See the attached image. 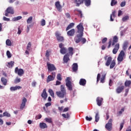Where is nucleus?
Masks as SVG:
<instances>
[{"label":"nucleus","mask_w":131,"mask_h":131,"mask_svg":"<svg viewBox=\"0 0 131 131\" xmlns=\"http://www.w3.org/2000/svg\"><path fill=\"white\" fill-rule=\"evenodd\" d=\"M49 93L50 95L51 96V97L54 98V91H53V90L49 89Z\"/></svg>","instance_id":"79ce46f5"},{"label":"nucleus","mask_w":131,"mask_h":131,"mask_svg":"<svg viewBox=\"0 0 131 131\" xmlns=\"http://www.w3.org/2000/svg\"><path fill=\"white\" fill-rule=\"evenodd\" d=\"M21 81V79L17 77L16 79L14 80V83H19Z\"/></svg>","instance_id":"09e8293b"},{"label":"nucleus","mask_w":131,"mask_h":131,"mask_svg":"<svg viewBox=\"0 0 131 131\" xmlns=\"http://www.w3.org/2000/svg\"><path fill=\"white\" fill-rule=\"evenodd\" d=\"M125 56V53H124V51H123V50H121L117 58L118 62H119V63L122 62Z\"/></svg>","instance_id":"423d86ee"},{"label":"nucleus","mask_w":131,"mask_h":131,"mask_svg":"<svg viewBox=\"0 0 131 131\" xmlns=\"http://www.w3.org/2000/svg\"><path fill=\"white\" fill-rule=\"evenodd\" d=\"M41 117H42V116L40 114H39L36 116L35 118H36V120H37V119H40Z\"/></svg>","instance_id":"052dcab7"},{"label":"nucleus","mask_w":131,"mask_h":131,"mask_svg":"<svg viewBox=\"0 0 131 131\" xmlns=\"http://www.w3.org/2000/svg\"><path fill=\"white\" fill-rule=\"evenodd\" d=\"M124 125V122H123L120 123V131H121V129H122V128H123V126Z\"/></svg>","instance_id":"5fc2aeb1"},{"label":"nucleus","mask_w":131,"mask_h":131,"mask_svg":"<svg viewBox=\"0 0 131 131\" xmlns=\"http://www.w3.org/2000/svg\"><path fill=\"white\" fill-rule=\"evenodd\" d=\"M79 84L80 85H82L83 86H84L85 84H86V80L85 79H80L79 81Z\"/></svg>","instance_id":"393cba45"},{"label":"nucleus","mask_w":131,"mask_h":131,"mask_svg":"<svg viewBox=\"0 0 131 131\" xmlns=\"http://www.w3.org/2000/svg\"><path fill=\"white\" fill-rule=\"evenodd\" d=\"M27 102V99H26V98L24 97L22 100V102H21V103L20 104V109L21 110H23V109H24V107H25Z\"/></svg>","instance_id":"ddd939ff"},{"label":"nucleus","mask_w":131,"mask_h":131,"mask_svg":"<svg viewBox=\"0 0 131 131\" xmlns=\"http://www.w3.org/2000/svg\"><path fill=\"white\" fill-rule=\"evenodd\" d=\"M118 50H119V43H117L116 45H115V48L113 50V53L116 55V54H117Z\"/></svg>","instance_id":"f3484780"},{"label":"nucleus","mask_w":131,"mask_h":131,"mask_svg":"<svg viewBox=\"0 0 131 131\" xmlns=\"http://www.w3.org/2000/svg\"><path fill=\"white\" fill-rule=\"evenodd\" d=\"M122 15V11L121 10H119L118 14V17H120V16H121Z\"/></svg>","instance_id":"0e129e2a"},{"label":"nucleus","mask_w":131,"mask_h":131,"mask_svg":"<svg viewBox=\"0 0 131 131\" xmlns=\"http://www.w3.org/2000/svg\"><path fill=\"white\" fill-rule=\"evenodd\" d=\"M47 65L48 68V71L49 72H51V71H55V70H57V69L56 68V67H55V65L51 64L49 62H47Z\"/></svg>","instance_id":"1a4fd4ad"},{"label":"nucleus","mask_w":131,"mask_h":131,"mask_svg":"<svg viewBox=\"0 0 131 131\" xmlns=\"http://www.w3.org/2000/svg\"><path fill=\"white\" fill-rule=\"evenodd\" d=\"M45 106L47 107H49L50 106H52V103L51 102H48V103L45 104Z\"/></svg>","instance_id":"680f3d73"},{"label":"nucleus","mask_w":131,"mask_h":131,"mask_svg":"<svg viewBox=\"0 0 131 131\" xmlns=\"http://www.w3.org/2000/svg\"><path fill=\"white\" fill-rule=\"evenodd\" d=\"M6 12L7 13H8L9 14H14V9H13V8L12 7H8Z\"/></svg>","instance_id":"a878e982"},{"label":"nucleus","mask_w":131,"mask_h":131,"mask_svg":"<svg viewBox=\"0 0 131 131\" xmlns=\"http://www.w3.org/2000/svg\"><path fill=\"white\" fill-rule=\"evenodd\" d=\"M75 24L73 23H70L66 28V31H68L69 29H71L73 27H74Z\"/></svg>","instance_id":"c85d7f7f"},{"label":"nucleus","mask_w":131,"mask_h":131,"mask_svg":"<svg viewBox=\"0 0 131 131\" xmlns=\"http://www.w3.org/2000/svg\"><path fill=\"white\" fill-rule=\"evenodd\" d=\"M3 116H6V117H11V114L7 112H5L3 113Z\"/></svg>","instance_id":"c03bdc74"},{"label":"nucleus","mask_w":131,"mask_h":131,"mask_svg":"<svg viewBox=\"0 0 131 131\" xmlns=\"http://www.w3.org/2000/svg\"><path fill=\"white\" fill-rule=\"evenodd\" d=\"M81 42L83 45L86 42V39L85 38H81Z\"/></svg>","instance_id":"864d4df0"},{"label":"nucleus","mask_w":131,"mask_h":131,"mask_svg":"<svg viewBox=\"0 0 131 131\" xmlns=\"http://www.w3.org/2000/svg\"><path fill=\"white\" fill-rule=\"evenodd\" d=\"M15 72L17 73L19 76H22L24 74V70L22 69L18 68V67L15 68Z\"/></svg>","instance_id":"9d476101"},{"label":"nucleus","mask_w":131,"mask_h":131,"mask_svg":"<svg viewBox=\"0 0 131 131\" xmlns=\"http://www.w3.org/2000/svg\"><path fill=\"white\" fill-rule=\"evenodd\" d=\"M113 121V119H110L108 122L105 124V128L108 130H112V122Z\"/></svg>","instance_id":"0eeeda50"},{"label":"nucleus","mask_w":131,"mask_h":131,"mask_svg":"<svg viewBox=\"0 0 131 131\" xmlns=\"http://www.w3.org/2000/svg\"><path fill=\"white\" fill-rule=\"evenodd\" d=\"M6 46H8V47H11V46H12V41L9 39L6 40Z\"/></svg>","instance_id":"4c0bfd02"},{"label":"nucleus","mask_w":131,"mask_h":131,"mask_svg":"<svg viewBox=\"0 0 131 131\" xmlns=\"http://www.w3.org/2000/svg\"><path fill=\"white\" fill-rule=\"evenodd\" d=\"M75 34V29H72L67 32V35L68 36H74Z\"/></svg>","instance_id":"dca6fc26"},{"label":"nucleus","mask_w":131,"mask_h":131,"mask_svg":"<svg viewBox=\"0 0 131 131\" xmlns=\"http://www.w3.org/2000/svg\"><path fill=\"white\" fill-rule=\"evenodd\" d=\"M128 45V42L126 41L124 43L123 46V49L124 50H125L126 48H127V45Z\"/></svg>","instance_id":"de8ad7c7"},{"label":"nucleus","mask_w":131,"mask_h":131,"mask_svg":"<svg viewBox=\"0 0 131 131\" xmlns=\"http://www.w3.org/2000/svg\"><path fill=\"white\" fill-rule=\"evenodd\" d=\"M117 42H118V37L117 36H115L113 37V41L112 39H110L109 40V41L108 42V46L107 49H110L111 48V45L112 46H115V43H117Z\"/></svg>","instance_id":"20e7f679"},{"label":"nucleus","mask_w":131,"mask_h":131,"mask_svg":"<svg viewBox=\"0 0 131 131\" xmlns=\"http://www.w3.org/2000/svg\"><path fill=\"white\" fill-rule=\"evenodd\" d=\"M124 90V86H118L116 89V93L117 94H120Z\"/></svg>","instance_id":"412c9836"},{"label":"nucleus","mask_w":131,"mask_h":131,"mask_svg":"<svg viewBox=\"0 0 131 131\" xmlns=\"http://www.w3.org/2000/svg\"><path fill=\"white\" fill-rule=\"evenodd\" d=\"M21 89H22V87L20 86H12L10 88V91L14 92L17 91V90H20Z\"/></svg>","instance_id":"b1692460"},{"label":"nucleus","mask_w":131,"mask_h":131,"mask_svg":"<svg viewBox=\"0 0 131 131\" xmlns=\"http://www.w3.org/2000/svg\"><path fill=\"white\" fill-rule=\"evenodd\" d=\"M69 111V107H66L64 108L63 112H67V111Z\"/></svg>","instance_id":"774afa93"},{"label":"nucleus","mask_w":131,"mask_h":131,"mask_svg":"<svg viewBox=\"0 0 131 131\" xmlns=\"http://www.w3.org/2000/svg\"><path fill=\"white\" fill-rule=\"evenodd\" d=\"M3 20H4V21H10V18H8L6 17L5 16H4Z\"/></svg>","instance_id":"69168bd1"},{"label":"nucleus","mask_w":131,"mask_h":131,"mask_svg":"<svg viewBox=\"0 0 131 131\" xmlns=\"http://www.w3.org/2000/svg\"><path fill=\"white\" fill-rule=\"evenodd\" d=\"M128 19H129V16H128V15H126L125 16H124L122 18V21L125 22V21H127V20H128Z\"/></svg>","instance_id":"a19ab883"},{"label":"nucleus","mask_w":131,"mask_h":131,"mask_svg":"<svg viewBox=\"0 0 131 131\" xmlns=\"http://www.w3.org/2000/svg\"><path fill=\"white\" fill-rule=\"evenodd\" d=\"M84 0H74V3L76 4V7H79L80 5L83 4Z\"/></svg>","instance_id":"6ab92c4d"},{"label":"nucleus","mask_w":131,"mask_h":131,"mask_svg":"<svg viewBox=\"0 0 131 131\" xmlns=\"http://www.w3.org/2000/svg\"><path fill=\"white\" fill-rule=\"evenodd\" d=\"M100 78H101V74H98L97 77V83H98L100 80Z\"/></svg>","instance_id":"6e6d98bb"},{"label":"nucleus","mask_w":131,"mask_h":131,"mask_svg":"<svg viewBox=\"0 0 131 131\" xmlns=\"http://www.w3.org/2000/svg\"><path fill=\"white\" fill-rule=\"evenodd\" d=\"M84 2L86 7H89V6H91V0H85Z\"/></svg>","instance_id":"c9c22d12"},{"label":"nucleus","mask_w":131,"mask_h":131,"mask_svg":"<svg viewBox=\"0 0 131 131\" xmlns=\"http://www.w3.org/2000/svg\"><path fill=\"white\" fill-rule=\"evenodd\" d=\"M99 119H100V117L99 116V112H97L96 113V115H95V121H96V122H98V121H99Z\"/></svg>","instance_id":"e433bc0d"},{"label":"nucleus","mask_w":131,"mask_h":131,"mask_svg":"<svg viewBox=\"0 0 131 131\" xmlns=\"http://www.w3.org/2000/svg\"><path fill=\"white\" fill-rule=\"evenodd\" d=\"M21 32H22V31L20 29V27H18L17 34H21Z\"/></svg>","instance_id":"338daca9"},{"label":"nucleus","mask_w":131,"mask_h":131,"mask_svg":"<svg viewBox=\"0 0 131 131\" xmlns=\"http://www.w3.org/2000/svg\"><path fill=\"white\" fill-rule=\"evenodd\" d=\"M75 11H77V12H78V16H80V18H82V11H81V10L76 9L75 10Z\"/></svg>","instance_id":"473e14b6"},{"label":"nucleus","mask_w":131,"mask_h":131,"mask_svg":"<svg viewBox=\"0 0 131 131\" xmlns=\"http://www.w3.org/2000/svg\"><path fill=\"white\" fill-rule=\"evenodd\" d=\"M116 11L114 10V11L112 12V13L110 15V21H114V19L113 18H115L116 17ZM113 17V18L112 17Z\"/></svg>","instance_id":"4be33fe9"},{"label":"nucleus","mask_w":131,"mask_h":131,"mask_svg":"<svg viewBox=\"0 0 131 131\" xmlns=\"http://www.w3.org/2000/svg\"><path fill=\"white\" fill-rule=\"evenodd\" d=\"M129 90L128 89H125V93L124 94V97H126L127 96V94H128Z\"/></svg>","instance_id":"e2e57ef3"},{"label":"nucleus","mask_w":131,"mask_h":131,"mask_svg":"<svg viewBox=\"0 0 131 131\" xmlns=\"http://www.w3.org/2000/svg\"><path fill=\"white\" fill-rule=\"evenodd\" d=\"M117 4V0H111V6L114 7Z\"/></svg>","instance_id":"72a5a7b5"},{"label":"nucleus","mask_w":131,"mask_h":131,"mask_svg":"<svg viewBox=\"0 0 131 131\" xmlns=\"http://www.w3.org/2000/svg\"><path fill=\"white\" fill-rule=\"evenodd\" d=\"M73 72H76L78 70V65L77 63H73L72 66Z\"/></svg>","instance_id":"aec40b11"},{"label":"nucleus","mask_w":131,"mask_h":131,"mask_svg":"<svg viewBox=\"0 0 131 131\" xmlns=\"http://www.w3.org/2000/svg\"><path fill=\"white\" fill-rule=\"evenodd\" d=\"M85 119L87 121H92L93 118L92 117H89V116L85 117Z\"/></svg>","instance_id":"4d7b16f0"},{"label":"nucleus","mask_w":131,"mask_h":131,"mask_svg":"<svg viewBox=\"0 0 131 131\" xmlns=\"http://www.w3.org/2000/svg\"><path fill=\"white\" fill-rule=\"evenodd\" d=\"M39 127L40 128L45 129V128H48V125H47V124L46 123H39Z\"/></svg>","instance_id":"cd10ccee"},{"label":"nucleus","mask_w":131,"mask_h":131,"mask_svg":"<svg viewBox=\"0 0 131 131\" xmlns=\"http://www.w3.org/2000/svg\"><path fill=\"white\" fill-rule=\"evenodd\" d=\"M56 94L58 98H61V99L66 98V95H67V93L66 92V89H65V86L61 85L60 91L56 92Z\"/></svg>","instance_id":"7ed1b4c3"},{"label":"nucleus","mask_w":131,"mask_h":131,"mask_svg":"<svg viewBox=\"0 0 131 131\" xmlns=\"http://www.w3.org/2000/svg\"><path fill=\"white\" fill-rule=\"evenodd\" d=\"M69 54L67 53L63 56V64H66V63H68V61L70 60L69 58Z\"/></svg>","instance_id":"4468645a"},{"label":"nucleus","mask_w":131,"mask_h":131,"mask_svg":"<svg viewBox=\"0 0 131 131\" xmlns=\"http://www.w3.org/2000/svg\"><path fill=\"white\" fill-rule=\"evenodd\" d=\"M32 19H33L32 16H30L29 18H28L27 20V24H29V23H31V21H32Z\"/></svg>","instance_id":"8fccbe9b"},{"label":"nucleus","mask_w":131,"mask_h":131,"mask_svg":"<svg viewBox=\"0 0 131 131\" xmlns=\"http://www.w3.org/2000/svg\"><path fill=\"white\" fill-rule=\"evenodd\" d=\"M15 62L14 61H10L9 62H8V64L7 65V67H8L9 68H12V67H13V66H14V63Z\"/></svg>","instance_id":"c756f323"},{"label":"nucleus","mask_w":131,"mask_h":131,"mask_svg":"<svg viewBox=\"0 0 131 131\" xmlns=\"http://www.w3.org/2000/svg\"><path fill=\"white\" fill-rule=\"evenodd\" d=\"M27 50H28L29 51L31 50V42H29L27 46Z\"/></svg>","instance_id":"37998d69"},{"label":"nucleus","mask_w":131,"mask_h":131,"mask_svg":"<svg viewBox=\"0 0 131 131\" xmlns=\"http://www.w3.org/2000/svg\"><path fill=\"white\" fill-rule=\"evenodd\" d=\"M22 19V16H17L16 17H14L12 20L13 21H18V20H20Z\"/></svg>","instance_id":"a18cd8bd"},{"label":"nucleus","mask_w":131,"mask_h":131,"mask_svg":"<svg viewBox=\"0 0 131 131\" xmlns=\"http://www.w3.org/2000/svg\"><path fill=\"white\" fill-rule=\"evenodd\" d=\"M1 82H2L3 85H7L8 84V79L2 77L1 78Z\"/></svg>","instance_id":"5701e85b"},{"label":"nucleus","mask_w":131,"mask_h":131,"mask_svg":"<svg viewBox=\"0 0 131 131\" xmlns=\"http://www.w3.org/2000/svg\"><path fill=\"white\" fill-rule=\"evenodd\" d=\"M105 78H106V74L102 75L100 80V82H101V83H104V82H105Z\"/></svg>","instance_id":"2f4dec72"},{"label":"nucleus","mask_w":131,"mask_h":131,"mask_svg":"<svg viewBox=\"0 0 131 131\" xmlns=\"http://www.w3.org/2000/svg\"><path fill=\"white\" fill-rule=\"evenodd\" d=\"M66 85L69 91H73V86L72 85V82H71L70 77L67 78Z\"/></svg>","instance_id":"39448f33"},{"label":"nucleus","mask_w":131,"mask_h":131,"mask_svg":"<svg viewBox=\"0 0 131 131\" xmlns=\"http://www.w3.org/2000/svg\"><path fill=\"white\" fill-rule=\"evenodd\" d=\"M103 98L98 97L96 98V102L98 106H102V103H103Z\"/></svg>","instance_id":"2eb2a0df"},{"label":"nucleus","mask_w":131,"mask_h":131,"mask_svg":"<svg viewBox=\"0 0 131 131\" xmlns=\"http://www.w3.org/2000/svg\"><path fill=\"white\" fill-rule=\"evenodd\" d=\"M41 97L43 98V100H47L48 98V93H47V90L46 89H43V92L41 95Z\"/></svg>","instance_id":"a211bd4d"},{"label":"nucleus","mask_w":131,"mask_h":131,"mask_svg":"<svg viewBox=\"0 0 131 131\" xmlns=\"http://www.w3.org/2000/svg\"><path fill=\"white\" fill-rule=\"evenodd\" d=\"M55 36L58 41H64V37L61 36L59 32H55Z\"/></svg>","instance_id":"9b49d317"},{"label":"nucleus","mask_w":131,"mask_h":131,"mask_svg":"<svg viewBox=\"0 0 131 131\" xmlns=\"http://www.w3.org/2000/svg\"><path fill=\"white\" fill-rule=\"evenodd\" d=\"M55 6L58 12H62V5L60 4V2L57 1L55 2Z\"/></svg>","instance_id":"f8f14e48"},{"label":"nucleus","mask_w":131,"mask_h":131,"mask_svg":"<svg viewBox=\"0 0 131 131\" xmlns=\"http://www.w3.org/2000/svg\"><path fill=\"white\" fill-rule=\"evenodd\" d=\"M108 40V38L107 37H104L103 39L102 40V43H105L106 41Z\"/></svg>","instance_id":"13d9d810"},{"label":"nucleus","mask_w":131,"mask_h":131,"mask_svg":"<svg viewBox=\"0 0 131 131\" xmlns=\"http://www.w3.org/2000/svg\"><path fill=\"white\" fill-rule=\"evenodd\" d=\"M45 120L46 121V122H48V123H53V120L51 118H46Z\"/></svg>","instance_id":"58836bf2"},{"label":"nucleus","mask_w":131,"mask_h":131,"mask_svg":"<svg viewBox=\"0 0 131 131\" xmlns=\"http://www.w3.org/2000/svg\"><path fill=\"white\" fill-rule=\"evenodd\" d=\"M104 60H106V62L105 63V66H109L110 65V69H112L115 67L116 65V63L115 62V60H112V57L110 56L108 57V56L104 57Z\"/></svg>","instance_id":"f03ea898"},{"label":"nucleus","mask_w":131,"mask_h":131,"mask_svg":"<svg viewBox=\"0 0 131 131\" xmlns=\"http://www.w3.org/2000/svg\"><path fill=\"white\" fill-rule=\"evenodd\" d=\"M124 84H125V86H128V87L130 86L131 81L130 80H126Z\"/></svg>","instance_id":"f704fd0d"},{"label":"nucleus","mask_w":131,"mask_h":131,"mask_svg":"<svg viewBox=\"0 0 131 131\" xmlns=\"http://www.w3.org/2000/svg\"><path fill=\"white\" fill-rule=\"evenodd\" d=\"M62 117H63V118H67V119H68V118L70 117V115L69 114V113H67V116H66V114H62Z\"/></svg>","instance_id":"ea45409f"},{"label":"nucleus","mask_w":131,"mask_h":131,"mask_svg":"<svg viewBox=\"0 0 131 131\" xmlns=\"http://www.w3.org/2000/svg\"><path fill=\"white\" fill-rule=\"evenodd\" d=\"M126 3L125 2V1H123L120 4V6L121 7H124L126 5Z\"/></svg>","instance_id":"bf43d9fd"},{"label":"nucleus","mask_w":131,"mask_h":131,"mask_svg":"<svg viewBox=\"0 0 131 131\" xmlns=\"http://www.w3.org/2000/svg\"><path fill=\"white\" fill-rule=\"evenodd\" d=\"M55 79V78L54 77H52V75H50L48 76L47 79V82L49 83L50 81H52V80H54Z\"/></svg>","instance_id":"bb28decb"},{"label":"nucleus","mask_w":131,"mask_h":131,"mask_svg":"<svg viewBox=\"0 0 131 131\" xmlns=\"http://www.w3.org/2000/svg\"><path fill=\"white\" fill-rule=\"evenodd\" d=\"M68 51H69V55H70L72 56L73 55V48L72 47H69L68 48Z\"/></svg>","instance_id":"7c9ffc66"},{"label":"nucleus","mask_w":131,"mask_h":131,"mask_svg":"<svg viewBox=\"0 0 131 131\" xmlns=\"http://www.w3.org/2000/svg\"><path fill=\"white\" fill-rule=\"evenodd\" d=\"M6 54L8 58H11L12 57V54H11V52H10V51L9 50L7 51Z\"/></svg>","instance_id":"603ef678"},{"label":"nucleus","mask_w":131,"mask_h":131,"mask_svg":"<svg viewBox=\"0 0 131 131\" xmlns=\"http://www.w3.org/2000/svg\"><path fill=\"white\" fill-rule=\"evenodd\" d=\"M57 79L61 81L62 80V77L61 74H58L57 75Z\"/></svg>","instance_id":"49530a36"},{"label":"nucleus","mask_w":131,"mask_h":131,"mask_svg":"<svg viewBox=\"0 0 131 131\" xmlns=\"http://www.w3.org/2000/svg\"><path fill=\"white\" fill-rule=\"evenodd\" d=\"M59 47L60 49V53L62 55H65V54L67 53V49L64 47V44H63L62 43H60L59 45Z\"/></svg>","instance_id":"6e6552de"},{"label":"nucleus","mask_w":131,"mask_h":131,"mask_svg":"<svg viewBox=\"0 0 131 131\" xmlns=\"http://www.w3.org/2000/svg\"><path fill=\"white\" fill-rule=\"evenodd\" d=\"M41 26H45L46 25V20L42 19L40 21Z\"/></svg>","instance_id":"3c124183"},{"label":"nucleus","mask_w":131,"mask_h":131,"mask_svg":"<svg viewBox=\"0 0 131 131\" xmlns=\"http://www.w3.org/2000/svg\"><path fill=\"white\" fill-rule=\"evenodd\" d=\"M77 33L79 34H77L75 37V41L76 43H79V42L81 41V37L83 36V26L82 23H80L77 26Z\"/></svg>","instance_id":"f257e3e1"}]
</instances>
